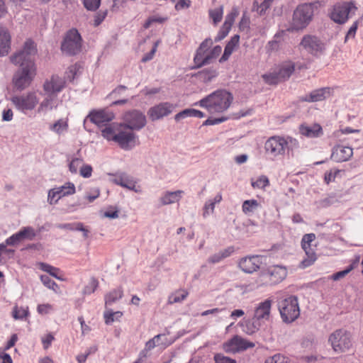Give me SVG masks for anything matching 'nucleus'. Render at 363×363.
<instances>
[{
  "label": "nucleus",
  "mask_w": 363,
  "mask_h": 363,
  "mask_svg": "<svg viewBox=\"0 0 363 363\" xmlns=\"http://www.w3.org/2000/svg\"><path fill=\"white\" fill-rule=\"evenodd\" d=\"M37 52L35 43L27 40L23 50L11 57V61L15 65H19L21 69L14 75L13 82L14 86L18 90H23L30 86L36 74V68L33 57Z\"/></svg>",
  "instance_id": "nucleus-1"
},
{
  "label": "nucleus",
  "mask_w": 363,
  "mask_h": 363,
  "mask_svg": "<svg viewBox=\"0 0 363 363\" xmlns=\"http://www.w3.org/2000/svg\"><path fill=\"white\" fill-rule=\"evenodd\" d=\"M101 135L107 140L116 142L123 150H130L135 145V134L122 123L106 125L101 130Z\"/></svg>",
  "instance_id": "nucleus-2"
},
{
  "label": "nucleus",
  "mask_w": 363,
  "mask_h": 363,
  "mask_svg": "<svg viewBox=\"0 0 363 363\" xmlns=\"http://www.w3.org/2000/svg\"><path fill=\"white\" fill-rule=\"evenodd\" d=\"M299 147V143L289 135H273L264 143L265 153L272 159L283 157L286 153L293 152Z\"/></svg>",
  "instance_id": "nucleus-3"
},
{
  "label": "nucleus",
  "mask_w": 363,
  "mask_h": 363,
  "mask_svg": "<svg viewBox=\"0 0 363 363\" xmlns=\"http://www.w3.org/2000/svg\"><path fill=\"white\" fill-rule=\"evenodd\" d=\"M233 100L231 93L219 89L200 100L198 104L205 108L210 113H223L230 106Z\"/></svg>",
  "instance_id": "nucleus-4"
},
{
  "label": "nucleus",
  "mask_w": 363,
  "mask_h": 363,
  "mask_svg": "<svg viewBox=\"0 0 363 363\" xmlns=\"http://www.w3.org/2000/svg\"><path fill=\"white\" fill-rule=\"evenodd\" d=\"M328 342L336 354L348 352L354 347L352 334L345 328L333 331L328 336Z\"/></svg>",
  "instance_id": "nucleus-5"
},
{
  "label": "nucleus",
  "mask_w": 363,
  "mask_h": 363,
  "mask_svg": "<svg viewBox=\"0 0 363 363\" xmlns=\"http://www.w3.org/2000/svg\"><path fill=\"white\" fill-rule=\"evenodd\" d=\"M315 3L302 4L294 10L288 31H298L306 28L312 21Z\"/></svg>",
  "instance_id": "nucleus-6"
},
{
  "label": "nucleus",
  "mask_w": 363,
  "mask_h": 363,
  "mask_svg": "<svg viewBox=\"0 0 363 363\" xmlns=\"http://www.w3.org/2000/svg\"><path fill=\"white\" fill-rule=\"evenodd\" d=\"M272 301L266 299L257 304L255 307L252 322H246V329L245 331L249 335H252L257 331L261 324L270 319L271 308Z\"/></svg>",
  "instance_id": "nucleus-7"
},
{
  "label": "nucleus",
  "mask_w": 363,
  "mask_h": 363,
  "mask_svg": "<svg viewBox=\"0 0 363 363\" xmlns=\"http://www.w3.org/2000/svg\"><path fill=\"white\" fill-rule=\"evenodd\" d=\"M278 309L282 321L285 323L294 322L300 315V307L296 296H289L278 302Z\"/></svg>",
  "instance_id": "nucleus-8"
},
{
  "label": "nucleus",
  "mask_w": 363,
  "mask_h": 363,
  "mask_svg": "<svg viewBox=\"0 0 363 363\" xmlns=\"http://www.w3.org/2000/svg\"><path fill=\"white\" fill-rule=\"evenodd\" d=\"M82 47V38L76 28L69 30L65 35L61 44L62 51L69 55L80 52Z\"/></svg>",
  "instance_id": "nucleus-9"
},
{
  "label": "nucleus",
  "mask_w": 363,
  "mask_h": 363,
  "mask_svg": "<svg viewBox=\"0 0 363 363\" xmlns=\"http://www.w3.org/2000/svg\"><path fill=\"white\" fill-rule=\"evenodd\" d=\"M287 275L285 267L279 265L269 267L262 271L259 276V281L264 286H272L282 281Z\"/></svg>",
  "instance_id": "nucleus-10"
},
{
  "label": "nucleus",
  "mask_w": 363,
  "mask_h": 363,
  "mask_svg": "<svg viewBox=\"0 0 363 363\" xmlns=\"http://www.w3.org/2000/svg\"><path fill=\"white\" fill-rule=\"evenodd\" d=\"M11 101L18 111L24 113L32 111L39 104V99L34 91L13 96Z\"/></svg>",
  "instance_id": "nucleus-11"
},
{
  "label": "nucleus",
  "mask_w": 363,
  "mask_h": 363,
  "mask_svg": "<svg viewBox=\"0 0 363 363\" xmlns=\"http://www.w3.org/2000/svg\"><path fill=\"white\" fill-rule=\"evenodd\" d=\"M357 9L352 2L338 3L333 6L330 17L334 22L343 24L349 18L350 14L354 13Z\"/></svg>",
  "instance_id": "nucleus-12"
},
{
  "label": "nucleus",
  "mask_w": 363,
  "mask_h": 363,
  "mask_svg": "<svg viewBox=\"0 0 363 363\" xmlns=\"http://www.w3.org/2000/svg\"><path fill=\"white\" fill-rule=\"evenodd\" d=\"M300 45L309 54L318 57L323 54L325 50V44L317 36L305 35Z\"/></svg>",
  "instance_id": "nucleus-13"
},
{
  "label": "nucleus",
  "mask_w": 363,
  "mask_h": 363,
  "mask_svg": "<svg viewBox=\"0 0 363 363\" xmlns=\"http://www.w3.org/2000/svg\"><path fill=\"white\" fill-rule=\"evenodd\" d=\"M255 343L239 335H235L231 339L224 342L223 349L228 353H237L245 351L249 348H253Z\"/></svg>",
  "instance_id": "nucleus-14"
},
{
  "label": "nucleus",
  "mask_w": 363,
  "mask_h": 363,
  "mask_svg": "<svg viewBox=\"0 0 363 363\" xmlns=\"http://www.w3.org/2000/svg\"><path fill=\"white\" fill-rule=\"evenodd\" d=\"M124 124L129 129L140 130L146 125L145 116L140 111L133 110L125 113L123 116Z\"/></svg>",
  "instance_id": "nucleus-15"
},
{
  "label": "nucleus",
  "mask_w": 363,
  "mask_h": 363,
  "mask_svg": "<svg viewBox=\"0 0 363 363\" xmlns=\"http://www.w3.org/2000/svg\"><path fill=\"white\" fill-rule=\"evenodd\" d=\"M333 89L331 87H323L312 91L310 94L301 97L300 101L302 102H318L321 101L332 96Z\"/></svg>",
  "instance_id": "nucleus-16"
},
{
  "label": "nucleus",
  "mask_w": 363,
  "mask_h": 363,
  "mask_svg": "<svg viewBox=\"0 0 363 363\" xmlns=\"http://www.w3.org/2000/svg\"><path fill=\"white\" fill-rule=\"evenodd\" d=\"M262 264V262L260 256L252 255L242 258L238 265L243 272L250 274L259 269Z\"/></svg>",
  "instance_id": "nucleus-17"
},
{
  "label": "nucleus",
  "mask_w": 363,
  "mask_h": 363,
  "mask_svg": "<svg viewBox=\"0 0 363 363\" xmlns=\"http://www.w3.org/2000/svg\"><path fill=\"white\" fill-rule=\"evenodd\" d=\"M174 108V105L171 103H160L150 108L148 111V115L152 121H156L171 113Z\"/></svg>",
  "instance_id": "nucleus-18"
},
{
  "label": "nucleus",
  "mask_w": 363,
  "mask_h": 363,
  "mask_svg": "<svg viewBox=\"0 0 363 363\" xmlns=\"http://www.w3.org/2000/svg\"><path fill=\"white\" fill-rule=\"evenodd\" d=\"M90 121L98 126H103L113 121L115 116L113 112L106 110L91 111L88 116Z\"/></svg>",
  "instance_id": "nucleus-19"
},
{
  "label": "nucleus",
  "mask_w": 363,
  "mask_h": 363,
  "mask_svg": "<svg viewBox=\"0 0 363 363\" xmlns=\"http://www.w3.org/2000/svg\"><path fill=\"white\" fill-rule=\"evenodd\" d=\"M212 44L213 42L211 39H206L201 43L199 48L196 50L194 58L196 68H200L203 65H208V63L206 62V57H208V50L211 48Z\"/></svg>",
  "instance_id": "nucleus-20"
},
{
  "label": "nucleus",
  "mask_w": 363,
  "mask_h": 363,
  "mask_svg": "<svg viewBox=\"0 0 363 363\" xmlns=\"http://www.w3.org/2000/svg\"><path fill=\"white\" fill-rule=\"evenodd\" d=\"M299 133L308 138H317L323 135V130L319 123H303L298 127Z\"/></svg>",
  "instance_id": "nucleus-21"
},
{
  "label": "nucleus",
  "mask_w": 363,
  "mask_h": 363,
  "mask_svg": "<svg viewBox=\"0 0 363 363\" xmlns=\"http://www.w3.org/2000/svg\"><path fill=\"white\" fill-rule=\"evenodd\" d=\"M65 82L58 76H52L50 80H47L43 84V89L47 94H52L61 91L65 87Z\"/></svg>",
  "instance_id": "nucleus-22"
},
{
  "label": "nucleus",
  "mask_w": 363,
  "mask_h": 363,
  "mask_svg": "<svg viewBox=\"0 0 363 363\" xmlns=\"http://www.w3.org/2000/svg\"><path fill=\"white\" fill-rule=\"evenodd\" d=\"M353 155V150L348 146L336 145L331 155V158L337 162L347 161Z\"/></svg>",
  "instance_id": "nucleus-23"
},
{
  "label": "nucleus",
  "mask_w": 363,
  "mask_h": 363,
  "mask_svg": "<svg viewBox=\"0 0 363 363\" xmlns=\"http://www.w3.org/2000/svg\"><path fill=\"white\" fill-rule=\"evenodd\" d=\"M11 37L7 28L0 26V55H8L11 49Z\"/></svg>",
  "instance_id": "nucleus-24"
},
{
  "label": "nucleus",
  "mask_w": 363,
  "mask_h": 363,
  "mask_svg": "<svg viewBox=\"0 0 363 363\" xmlns=\"http://www.w3.org/2000/svg\"><path fill=\"white\" fill-rule=\"evenodd\" d=\"M295 70V64L293 62L287 61L279 65L276 71L281 82L287 80Z\"/></svg>",
  "instance_id": "nucleus-25"
},
{
  "label": "nucleus",
  "mask_w": 363,
  "mask_h": 363,
  "mask_svg": "<svg viewBox=\"0 0 363 363\" xmlns=\"http://www.w3.org/2000/svg\"><path fill=\"white\" fill-rule=\"evenodd\" d=\"M113 182L117 185L133 190L135 192H140V186H136L135 182L125 174H120L113 179Z\"/></svg>",
  "instance_id": "nucleus-26"
},
{
  "label": "nucleus",
  "mask_w": 363,
  "mask_h": 363,
  "mask_svg": "<svg viewBox=\"0 0 363 363\" xmlns=\"http://www.w3.org/2000/svg\"><path fill=\"white\" fill-rule=\"evenodd\" d=\"M184 191L177 190L175 191H166L160 199V203L163 206L169 205L179 201Z\"/></svg>",
  "instance_id": "nucleus-27"
},
{
  "label": "nucleus",
  "mask_w": 363,
  "mask_h": 363,
  "mask_svg": "<svg viewBox=\"0 0 363 363\" xmlns=\"http://www.w3.org/2000/svg\"><path fill=\"white\" fill-rule=\"evenodd\" d=\"M240 41V36L238 35H235L233 36L229 42L227 43L224 52L222 55V57L220 58L219 62H223L226 60H228L233 53V52L235 50V49L238 46Z\"/></svg>",
  "instance_id": "nucleus-28"
},
{
  "label": "nucleus",
  "mask_w": 363,
  "mask_h": 363,
  "mask_svg": "<svg viewBox=\"0 0 363 363\" xmlns=\"http://www.w3.org/2000/svg\"><path fill=\"white\" fill-rule=\"evenodd\" d=\"M305 253L306 257L301 261L299 267L302 269L306 268L312 265L317 259V255L315 250L312 247L302 248Z\"/></svg>",
  "instance_id": "nucleus-29"
},
{
  "label": "nucleus",
  "mask_w": 363,
  "mask_h": 363,
  "mask_svg": "<svg viewBox=\"0 0 363 363\" xmlns=\"http://www.w3.org/2000/svg\"><path fill=\"white\" fill-rule=\"evenodd\" d=\"M189 296V291L184 289H179L172 292L168 297V304L181 303Z\"/></svg>",
  "instance_id": "nucleus-30"
},
{
  "label": "nucleus",
  "mask_w": 363,
  "mask_h": 363,
  "mask_svg": "<svg viewBox=\"0 0 363 363\" xmlns=\"http://www.w3.org/2000/svg\"><path fill=\"white\" fill-rule=\"evenodd\" d=\"M187 117H196L201 118L204 117V113L199 110L187 108L176 114L174 119L176 121H179L180 120Z\"/></svg>",
  "instance_id": "nucleus-31"
},
{
  "label": "nucleus",
  "mask_w": 363,
  "mask_h": 363,
  "mask_svg": "<svg viewBox=\"0 0 363 363\" xmlns=\"http://www.w3.org/2000/svg\"><path fill=\"white\" fill-rule=\"evenodd\" d=\"M57 107V104L55 100V95L48 94L47 97H45L43 101L40 104V106L38 108V112H44L48 110H52L54 108Z\"/></svg>",
  "instance_id": "nucleus-32"
},
{
  "label": "nucleus",
  "mask_w": 363,
  "mask_h": 363,
  "mask_svg": "<svg viewBox=\"0 0 363 363\" xmlns=\"http://www.w3.org/2000/svg\"><path fill=\"white\" fill-rule=\"evenodd\" d=\"M123 295V290L121 286L118 289H113L107 294L105 296V303L106 305H111L113 303L116 301L117 300L122 298Z\"/></svg>",
  "instance_id": "nucleus-33"
},
{
  "label": "nucleus",
  "mask_w": 363,
  "mask_h": 363,
  "mask_svg": "<svg viewBox=\"0 0 363 363\" xmlns=\"http://www.w3.org/2000/svg\"><path fill=\"white\" fill-rule=\"evenodd\" d=\"M272 0H255L253 10L256 11L260 16L265 13L270 7Z\"/></svg>",
  "instance_id": "nucleus-34"
},
{
  "label": "nucleus",
  "mask_w": 363,
  "mask_h": 363,
  "mask_svg": "<svg viewBox=\"0 0 363 363\" xmlns=\"http://www.w3.org/2000/svg\"><path fill=\"white\" fill-rule=\"evenodd\" d=\"M217 75V70L213 68L204 69L198 74L199 79L205 83L211 82L213 79L216 77Z\"/></svg>",
  "instance_id": "nucleus-35"
},
{
  "label": "nucleus",
  "mask_w": 363,
  "mask_h": 363,
  "mask_svg": "<svg viewBox=\"0 0 363 363\" xmlns=\"http://www.w3.org/2000/svg\"><path fill=\"white\" fill-rule=\"evenodd\" d=\"M259 206V203L255 199L246 200L242 203V211L245 214L248 215L253 213Z\"/></svg>",
  "instance_id": "nucleus-36"
},
{
  "label": "nucleus",
  "mask_w": 363,
  "mask_h": 363,
  "mask_svg": "<svg viewBox=\"0 0 363 363\" xmlns=\"http://www.w3.org/2000/svg\"><path fill=\"white\" fill-rule=\"evenodd\" d=\"M57 191H59V196L57 199H60L62 196L72 195L75 194V186L72 182H67L65 185L56 188Z\"/></svg>",
  "instance_id": "nucleus-37"
},
{
  "label": "nucleus",
  "mask_w": 363,
  "mask_h": 363,
  "mask_svg": "<svg viewBox=\"0 0 363 363\" xmlns=\"http://www.w3.org/2000/svg\"><path fill=\"white\" fill-rule=\"evenodd\" d=\"M208 15L213 23L216 26L223 18V6H219L217 8L209 9Z\"/></svg>",
  "instance_id": "nucleus-38"
},
{
  "label": "nucleus",
  "mask_w": 363,
  "mask_h": 363,
  "mask_svg": "<svg viewBox=\"0 0 363 363\" xmlns=\"http://www.w3.org/2000/svg\"><path fill=\"white\" fill-rule=\"evenodd\" d=\"M262 78L264 83L269 85H277L281 82L276 69L262 74Z\"/></svg>",
  "instance_id": "nucleus-39"
},
{
  "label": "nucleus",
  "mask_w": 363,
  "mask_h": 363,
  "mask_svg": "<svg viewBox=\"0 0 363 363\" xmlns=\"http://www.w3.org/2000/svg\"><path fill=\"white\" fill-rule=\"evenodd\" d=\"M40 268L43 271L48 272L52 277H53L59 280H63V278L59 275L60 274V269L55 267L53 266H51L46 263H40Z\"/></svg>",
  "instance_id": "nucleus-40"
},
{
  "label": "nucleus",
  "mask_w": 363,
  "mask_h": 363,
  "mask_svg": "<svg viewBox=\"0 0 363 363\" xmlns=\"http://www.w3.org/2000/svg\"><path fill=\"white\" fill-rule=\"evenodd\" d=\"M122 316H123V313L121 311L113 312V311H106L104 314L105 323L106 325L111 324L113 322L118 320Z\"/></svg>",
  "instance_id": "nucleus-41"
},
{
  "label": "nucleus",
  "mask_w": 363,
  "mask_h": 363,
  "mask_svg": "<svg viewBox=\"0 0 363 363\" xmlns=\"http://www.w3.org/2000/svg\"><path fill=\"white\" fill-rule=\"evenodd\" d=\"M251 185L254 189H264L269 185V180L267 177L262 175L256 180H251Z\"/></svg>",
  "instance_id": "nucleus-42"
},
{
  "label": "nucleus",
  "mask_w": 363,
  "mask_h": 363,
  "mask_svg": "<svg viewBox=\"0 0 363 363\" xmlns=\"http://www.w3.org/2000/svg\"><path fill=\"white\" fill-rule=\"evenodd\" d=\"M286 35L285 30H280L277 33L274 37V40L269 42V46L271 50H277L279 46V43L284 40V37Z\"/></svg>",
  "instance_id": "nucleus-43"
},
{
  "label": "nucleus",
  "mask_w": 363,
  "mask_h": 363,
  "mask_svg": "<svg viewBox=\"0 0 363 363\" xmlns=\"http://www.w3.org/2000/svg\"><path fill=\"white\" fill-rule=\"evenodd\" d=\"M18 232L23 240L25 239L32 240L36 236V233L34 228L30 226L23 227Z\"/></svg>",
  "instance_id": "nucleus-44"
},
{
  "label": "nucleus",
  "mask_w": 363,
  "mask_h": 363,
  "mask_svg": "<svg viewBox=\"0 0 363 363\" xmlns=\"http://www.w3.org/2000/svg\"><path fill=\"white\" fill-rule=\"evenodd\" d=\"M264 363H290V359L284 355L276 354L267 358Z\"/></svg>",
  "instance_id": "nucleus-45"
},
{
  "label": "nucleus",
  "mask_w": 363,
  "mask_h": 363,
  "mask_svg": "<svg viewBox=\"0 0 363 363\" xmlns=\"http://www.w3.org/2000/svg\"><path fill=\"white\" fill-rule=\"evenodd\" d=\"M68 124L67 121H65L63 119H60L57 121L50 128V129L58 133H62L64 130H66L67 129Z\"/></svg>",
  "instance_id": "nucleus-46"
},
{
  "label": "nucleus",
  "mask_w": 363,
  "mask_h": 363,
  "mask_svg": "<svg viewBox=\"0 0 363 363\" xmlns=\"http://www.w3.org/2000/svg\"><path fill=\"white\" fill-rule=\"evenodd\" d=\"M40 280L46 287L53 290L55 292H57L59 290V286L57 284L52 280L48 276L41 275Z\"/></svg>",
  "instance_id": "nucleus-47"
},
{
  "label": "nucleus",
  "mask_w": 363,
  "mask_h": 363,
  "mask_svg": "<svg viewBox=\"0 0 363 363\" xmlns=\"http://www.w3.org/2000/svg\"><path fill=\"white\" fill-rule=\"evenodd\" d=\"M21 241H23L22 238L19 232H17L16 233L13 234L11 236L6 239L3 244L6 245V247L7 245L15 246L20 243Z\"/></svg>",
  "instance_id": "nucleus-48"
},
{
  "label": "nucleus",
  "mask_w": 363,
  "mask_h": 363,
  "mask_svg": "<svg viewBox=\"0 0 363 363\" xmlns=\"http://www.w3.org/2000/svg\"><path fill=\"white\" fill-rule=\"evenodd\" d=\"M28 315V308L18 307L16 306L13 309V317L14 319H23Z\"/></svg>",
  "instance_id": "nucleus-49"
},
{
  "label": "nucleus",
  "mask_w": 363,
  "mask_h": 363,
  "mask_svg": "<svg viewBox=\"0 0 363 363\" xmlns=\"http://www.w3.org/2000/svg\"><path fill=\"white\" fill-rule=\"evenodd\" d=\"M80 68V66L77 64H74V65H70L67 71L65 72V77L69 80V81H72L77 73L78 72L79 69Z\"/></svg>",
  "instance_id": "nucleus-50"
},
{
  "label": "nucleus",
  "mask_w": 363,
  "mask_h": 363,
  "mask_svg": "<svg viewBox=\"0 0 363 363\" xmlns=\"http://www.w3.org/2000/svg\"><path fill=\"white\" fill-rule=\"evenodd\" d=\"M315 239V235L314 233L306 234L301 239V247H311V242Z\"/></svg>",
  "instance_id": "nucleus-51"
},
{
  "label": "nucleus",
  "mask_w": 363,
  "mask_h": 363,
  "mask_svg": "<svg viewBox=\"0 0 363 363\" xmlns=\"http://www.w3.org/2000/svg\"><path fill=\"white\" fill-rule=\"evenodd\" d=\"M99 286V281L96 278H91L89 285H87L84 289V293L85 294H91L94 293Z\"/></svg>",
  "instance_id": "nucleus-52"
},
{
  "label": "nucleus",
  "mask_w": 363,
  "mask_h": 363,
  "mask_svg": "<svg viewBox=\"0 0 363 363\" xmlns=\"http://www.w3.org/2000/svg\"><path fill=\"white\" fill-rule=\"evenodd\" d=\"M238 10L236 9H233L231 11V12L229 13L228 14H227V16H225V19L223 23V25H225V26L231 28L235 21V19L238 16Z\"/></svg>",
  "instance_id": "nucleus-53"
},
{
  "label": "nucleus",
  "mask_w": 363,
  "mask_h": 363,
  "mask_svg": "<svg viewBox=\"0 0 363 363\" xmlns=\"http://www.w3.org/2000/svg\"><path fill=\"white\" fill-rule=\"evenodd\" d=\"M84 7L89 11H96L100 6L101 0H83Z\"/></svg>",
  "instance_id": "nucleus-54"
},
{
  "label": "nucleus",
  "mask_w": 363,
  "mask_h": 363,
  "mask_svg": "<svg viewBox=\"0 0 363 363\" xmlns=\"http://www.w3.org/2000/svg\"><path fill=\"white\" fill-rule=\"evenodd\" d=\"M83 160L80 158H74L72 160L69 164V169L72 174H76L79 167L82 164Z\"/></svg>",
  "instance_id": "nucleus-55"
},
{
  "label": "nucleus",
  "mask_w": 363,
  "mask_h": 363,
  "mask_svg": "<svg viewBox=\"0 0 363 363\" xmlns=\"http://www.w3.org/2000/svg\"><path fill=\"white\" fill-rule=\"evenodd\" d=\"M340 172L339 169H330L328 172H326L324 177V181L326 184H329L332 182L335 181V179L337 174Z\"/></svg>",
  "instance_id": "nucleus-56"
},
{
  "label": "nucleus",
  "mask_w": 363,
  "mask_h": 363,
  "mask_svg": "<svg viewBox=\"0 0 363 363\" xmlns=\"http://www.w3.org/2000/svg\"><path fill=\"white\" fill-rule=\"evenodd\" d=\"M230 29H231L230 27H228V26L223 24L220 30L218 33L217 36L215 38V40L220 41V40L224 39L229 33Z\"/></svg>",
  "instance_id": "nucleus-57"
},
{
  "label": "nucleus",
  "mask_w": 363,
  "mask_h": 363,
  "mask_svg": "<svg viewBox=\"0 0 363 363\" xmlns=\"http://www.w3.org/2000/svg\"><path fill=\"white\" fill-rule=\"evenodd\" d=\"M160 40H157L155 43H154V45L151 50V51L147 54H145L143 58H142V62H146L150 60H152L157 51V47L160 44Z\"/></svg>",
  "instance_id": "nucleus-58"
},
{
  "label": "nucleus",
  "mask_w": 363,
  "mask_h": 363,
  "mask_svg": "<svg viewBox=\"0 0 363 363\" xmlns=\"http://www.w3.org/2000/svg\"><path fill=\"white\" fill-rule=\"evenodd\" d=\"M93 169L89 164H83L79 169L80 175L84 178H89L92 174Z\"/></svg>",
  "instance_id": "nucleus-59"
},
{
  "label": "nucleus",
  "mask_w": 363,
  "mask_h": 363,
  "mask_svg": "<svg viewBox=\"0 0 363 363\" xmlns=\"http://www.w3.org/2000/svg\"><path fill=\"white\" fill-rule=\"evenodd\" d=\"M59 196V191H57L56 188H53L50 189L48 192V200L50 204H55L60 199H57Z\"/></svg>",
  "instance_id": "nucleus-60"
},
{
  "label": "nucleus",
  "mask_w": 363,
  "mask_h": 363,
  "mask_svg": "<svg viewBox=\"0 0 363 363\" xmlns=\"http://www.w3.org/2000/svg\"><path fill=\"white\" fill-rule=\"evenodd\" d=\"M215 363H236L235 359L225 357L222 354H216L214 356Z\"/></svg>",
  "instance_id": "nucleus-61"
},
{
  "label": "nucleus",
  "mask_w": 363,
  "mask_h": 363,
  "mask_svg": "<svg viewBox=\"0 0 363 363\" xmlns=\"http://www.w3.org/2000/svg\"><path fill=\"white\" fill-rule=\"evenodd\" d=\"M53 310V307L50 303H43L38 306L37 311L41 315H45L50 313Z\"/></svg>",
  "instance_id": "nucleus-62"
},
{
  "label": "nucleus",
  "mask_w": 363,
  "mask_h": 363,
  "mask_svg": "<svg viewBox=\"0 0 363 363\" xmlns=\"http://www.w3.org/2000/svg\"><path fill=\"white\" fill-rule=\"evenodd\" d=\"M191 5L190 0H179L175 5V9L177 11L189 9Z\"/></svg>",
  "instance_id": "nucleus-63"
},
{
  "label": "nucleus",
  "mask_w": 363,
  "mask_h": 363,
  "mask_svg": "<svg viewBox=\"0 0 363 363\" xmlns=\"http://www.w3.org/2000/svg\"><path fill=\"white\" fill-rule=\"evenodd\" d=\"M53 340H54V336L51 333H48L46 335H45L44 337H42V343H43L44 349H45V350L48 349L50 346Z\"/></svg>",
  "instance_id": "nucleus-64"
}]
</instances>
